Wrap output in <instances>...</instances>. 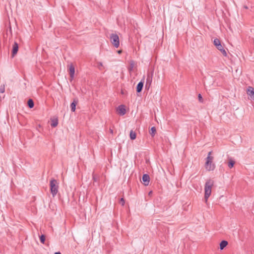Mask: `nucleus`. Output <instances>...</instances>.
Returning <instances> with one entry per match:
<instances>
[{"instance_id": "0eeeda50", "label": "nucleus", "mask_w": 254, "mask_h": 254, "mask_svg": "<svg viewBox=\"0 0 254 254\" xmlns=\"http://www.w3.org/2000/svg\"><path fill=\"white\" fill-rule=\"evenodd\" d=\"M144 79H145V77L143 76V78L137 84V86H136V92L137 93H140L142 90V88L143 87V85H144Z\"/></svg>"}, {"instance_id": "f3484780", "label": "nucleus", "mask_w": 254, "mask_h": 254, "mask_svg": "<svg viewBox=\"0 0 254 254\" xmlns=\"http://www.w3.org/2000/svg\"><path fill=\"white\" fill-rule=\"evenodd\" d=\"M136 136V133L133 131L132 130H130V133H129V137L130 139L134 140L135 139Z\"/></svg>"}, {"instance_id": "a211bd4d", "label": "nucleus", "mask_w": 254, "mask_h": 254, "mask_svg": "<svg viewBox=\"0 0 254 254\" xmlns=\"http://www.w3.org/2000/svg\"><path fill=\"white\" fill-rule=\"evenodd\" d=\"M58 120L57 119H53L52 120V123L51 124V126L53 127H55L58 126Z\"/></svg>"}, {"instance_id": "bb28decb", "label": "nucleus", "mask_w": 254, "mask_h": 254, "mask_svg": "<svg viewBox=\"0 0 254 254\" xmlns=\"http://www.w3.org/2000/svg\"><path fill=\"white\" fill-rule=\"evenodd\" d=\"M54 254H62L60 252H56Z\"/></svg>"}, {"instance_id": "4be33fe9", "label": "nucleus", "mask_w": 254, "mask_h": 254, "mask_svg": "<svg viewBox=\"0 0 254 254\" xmlns=\"http://www.w3.org/2000/svg\"><path fill=\"white\" fill-rule=\"evenodd\" d=\"M93 180L94 182H98L99 180V176L96 174H93Z\"/></svg>"}, {"instance_id": "393cba45", "label": "nucleus", "mask_w": 254, "mask_h": 254, "mask_svg": "<svg viewBox=\"0 0 254 254\" xmlns=\"http://www.w3.org/2000/svg\"><path fill=\"white\" fill-rule=\"evenodd\" d=\"M120 203H121L122 206L125 205V201L124 198H121L120 199Z\"/></svg>"}, {"instance_id": "dca6fc26", "label": "nucleus", "mask_w": 254, "mask_h": 254, "mask_svg": "<svg viewBox=\"0 0 254 254\" xmlns=\"http://www.w3.org/2000/svg\"><path fill=\"white\" fill-rule=\"evenodd\" d=\"M156 132V129L155 127H152L149 130V133L151 135V136L153 137Z\"/></svg>"}, {"instance_id": "a878e982", "label": "nucleus", "mask_w": 254, "mask_h": 254, "mask_svg": "<svg viewBox=\"0 0 254 254\" xmlns=\"http://www.w3.org/2000/svg\"><path fill=\"white\" fill-rule=\"evenodd\" d=\"M133 64H131L130 65V68L129 69V70H131L132 69V68H133Z\"/></svg>"}, {"instance_id": "ddd939ff", "label": "nucleus", "mask_w": 254, "mask_h": 254, "mask_svg": "<svg viewBox=\"0 0 254 254\" xmlns=\"http://www.w3.org/2000/svg\"><path fill=\"white\" fill-rule=\"evenodd\" d=\"M217 48V49L219 50L221 52L222 54H223V55L224 56H225L226 57L227 55V52L225 50V49H224L223 48V45L221 44V43L220 44H219V45H218L217 47H216Z\"/></svg>"}, {"instance_id": "6e6552de", "label": "nucleus", "mask_w": 254, "mask_h": 254, "mask_svg": "<svg viewBox=\"0 0 254 254\" xmlns=\"http://www.w3.org/2000/svg\"><path fill=\"white\" fill-rule=\"evenodd\" d=\"M18 51V45L17 42H15L12 46L11 51V58H13L17 53Z\"/></svg>"}, {"instance_id": "4468645a", "label": "nucleus", "mask_w": 254, "mask_h": 254, "mask_svg": "<svg viewBox=\"0 0 254 254\" xmlns=\"http://www.w3.org/2000/svg\"><path fill=\"white\" fill-rule=\"evenodd\" d=\"M235 163V161L233 160L231 158H229V160L228 162V166L230 168H232Z\"/></svg>"}, {"instance_id": "f257e3e1", "label": "nucleus", "mask_w": 254, "mask_h": 254, "mask_svg": "<svg viewBox=\"0 0 254 254\" xmlns=\"http://www.w3.org/2000/svg\"><path fill=\"white\" fill-rule=\"evenodd\" d=\"M213 181L209 179L206 181L204 186V199L205 202L207 201V200L211 193V189L213 185Z\"/></svg>"}, {"instance_id": "9b49d317", "label": "nucleus", "mask_w": 254, "mask_h": 254, "mask_svg": "<svg viewBox=\"0 0 254 254\" xmlns=\"http://www.w3.org/2000/svg\"><path fill=\"white\" fill-rule=\"evenodd\" d=\"M78 100L77 99H74L73 102L70 104V107L71 112H73L75 111L76 106L77 104Z\"/></svg>"}, {"instance_id": "c756f323", "label": "nucleus", "mask_w": 254, "mask_h": 254, "mask_svg": "<svg viewBox=\"0 0 254 254\" xmlns=\"http://www.w3.org/2000/svg\"><path fill=\"white\" fill-rule=\"evenodd\" d=\"M244 8H245V9H248V7L247 6L245 5V6H244Z\"/></svg>"}, {"instance_id": "412c9836", "label": "nucleus", "mask_w": 254, "mask_h": 254, "mask_svg": "<svg viewBox=\"0 0 254 254\" xmlns=\"http://www.w3.org/2000/svg\"><path fill=\"white\" fill-rule=\"evenodd\" d=\"M40 241L42 244H44L45 242V236L44 235H42L40 236Z\"/></svg>"}, {"instance_id": "f03ea898", "label": "nucleus", "mask_w": 254, "mask_h": 254, "mask_svg": "<svg viewBox=\"0 0 254 254\" xmlns=\"http://www.w3.org/2000/svg\"><path fill=\"white\" fill-rule=\"evenodd\" d=\"M211 152H208V156L206 159L205 167L207 171H212L215 169V165L212 163L213 157L211 156Z\"/></svg>"}, {"instance_id": "1a4fd4ad", "label": "nucleus", "mask_w": 254, "mask_h": 254, "mask_svg": "<svg viewBox=\"0 0 254 254\" xmlns=\"http://www.w3.org/2000/svg\"><path fill=\"white\" fill-rule=\"evenodd\" d=\"M142 180L143 184L145 186H148L150 182L149 176L147 174H143L142 176Z\"/></svg>"}, {"instance_id": "cd10ccee", "label": "nucleus", "mask_w": 254, "mask_h": 254, "mask_svg": "<svg viewBox=\"0 0 254 254\" xmlns=\"http://www.w3.org/2000/svg\"><path fill=\"white\" fill-rule=\"evenodd\" d=\"M122 50H119V51H118V53L119 54H121V53H122Z\"/></svg>"}, {"instance_id": "39448f33", "label": "nucleus", "mask_w": 254, "mask_h": 254, "mask_svg": "<svg viewBox=\"0 0 254 254\" xmlns=\"http://www.w3.org/2000/svg\"><path fill=\"white\" fill-rule=\"evenodd\" d=\"M153 72H148L147 75V78L145 84V87L149 88L150 86L151 85L152 81V77H153Z\"/></svg>"}, {"instance_id": "9d476101", "label": "nucleus", "mask_w": 254, "mask_h": 254, "mask_svg": "<svg viewBox=\"0 0 254 254\" xmlns=\"http://www.w3.org/2000/svg\"><path fill=\"white\" fill-rule=\"evenodd\" d=\"M69 73L71 78H73L75 73V68L72 64L69 65Z\"/></svg>"}, {"instance_id": "aec40b11", "label": "nucleus", "mask_w": 254, "mask_h": 254, "mask_svg": "<svg viewBox=\"0 0 254 254\" xmlns=\"http://www.w3.org/2000/svg\"><path fill=\"white\" fill-rule=\"evenodd\" d=\"M213 44L216 47H217L218 45L221 44V42L218 39L216 38L213 41Z\"/></svg>"}, {"instance_id": "423d86ee", "label": "nucleus", "mask_w": 254, "mask_h": 254, "mask_svg": "<svg viewBox=\"0 0 254 254\" xmlns=\"http://www.w3.org/2000/svg\"><path fill=\"white\" fill-rule=\"evenodd\" d=\"M247 94L250 97L251 100L254 101V88L252 86H249L247 90Z\"/></svg>"}, {"instance_id": "7c9ffc66", "label": "nucleus", "mask_w": 254, "mask_h": 254, "mask_svg": "<svg viewBox=\"0 0 254 254\" xmlns=\"http://www.w3.org/2000/svg\"><path fill=\"white\" fill-rule=\"evenodd\" d=\"M110 132H111L112 133H113V130H112V129H110Z\"/></svg>"}, {"instance_id": "6ab92c4d", "label": "nucleus", "mask_w": 254, "mask_h": 254, "mask_svg": "<svg viewBox=\"0 0 254 254\" xmlns=\"http://www.w3.org/2000/svg\"><path fill=\"white\" fill-rule=\"evenodd\" d=\"M27 105L29 108H32L34 106V103L32 99H29L27 102Z\"/></svg>"}, {"instance_id": "5701e85b", "label": "nucleus", "mask_w": 254, "mask_h": 254, "mask_svg": "<svg viewBox=\"0 0 254 254\" xmlns=\"http://www.w3.org/2000/svg\"><path fill=\"white\" fill-rule=\"evenodd\" d=\"M4 91H5L4 85H1L0 86V93H3L4 92Z\"/></svg>"}, {"instance_id": "7ed1b4c3", "label": "nucleus", "mask_w": 254, "mask_h": 254, "mask_svg": "<svg viewBox=\"0 0 254 254\" xmlns=\"http://www.w3.org/2000/svg\"><path fill=\"white\" fill-rule=\"evenodd\" d=\"M50 190L53 197H54L58 191L59 186L57 181L55 179H52L50 182Z\"/></svg>"}, {"instance_id": "20e7f679", "label": "nucleus", "mask_w": 254, "mask_h": 254, "mask_svg": "<svg viewBox=\"0 0 254 254\" xmlns=\"http://www.w3.org/2000/svg\"><path fill=\"white\" fill-rule=\"evenodd\" d=\"M110 41L112 44L116 48H118L120 45L119 37L116 34H112L110 35Z\"/></svg>"}, {"instance_id": "2eb2a0df", "label": "nucleus", "mask_w": 254, "mask_h": 254, "mask_svg": "<svg viewBox=\"0 0 254 254\" xmlns=\"http://www.w3.org/2000/svg\"><path fill=\"white\" fill-rule=\"evenodd\" d=\"M228 242L225 240L222 241L220 243V250L224 249V248H225L227 245H228Z\"/></svg>"}, {"instance_id": "b1692460", "label": "nucleus", "mask_w": 254, "mask_h": 254, "mask_svg": "<svg viewBox=\"0 0 254 254\" xmlns=\"http://www.w3.org/2000/svg\"><path fill=\"white\" fill-rule=\"evenodd\" d=\"M198 100H199V101L200 102H201V103L203 102V100L202 97V96L200 94H198Z\"/></svg>"}, {"instance_id": "f8f14e48", "label": "nucleus", "mask_w": 254, "mask_h": 254, "mask_svg": "<svg viewBox=\"0 0 254 254\" xmlns=\"http://www.w3.org/2000/svg\"><path fill=\"white\" fill-rule=\"evenodd\" d=\"M119 114L120 115H124L126 113V110L124 105H120L118 108Z\"/></svg>"}, {"instance_id": "c85d7f7f", "label": "nucleus", "mask_w": 254, "mask_h": 254, "mask_svg": "<svg viewBox=\"0 0 254 254\" xmlns=\"http://www.w3.org/2000/svg\"><path fill=\"white\" fill-rule=\"evenodd\" d=\"M99 66H102V64L101 63H99Z\"/></svg>"}, {"instance_id": "2f4dec72", "label": "nucleus", "mask_w": 254, "mask_h": 254, "mask_svg": "<svg viewBox=\"0 0 254 254\" xmlns=\"http://www.w3.org/2000/svg\"><path fill=\"white\" fill-rule=\"evenodd\" d=\"M10 31H11V28L10 26Z\"/></svg>"}]
</instances>
